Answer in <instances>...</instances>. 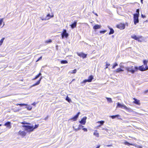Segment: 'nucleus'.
Returning <instances> with one entry per match:
<instances>
[{
    "label": "nucleus",
    "mask_w": 148,
    "mask_h": 148,
    "mask_svg": "<svg viewBox=\"0 0 148 148\" xmlns=\"http://www.w3.org/2000/svg\"><path fill=\"white\" fill-rule=\"evenodd\" d=\"M25 108H27V109L28 110H31L32 109V107L31 106H29L27 107H26Z\"/></svg>",
    "instance_id": "33"
},
{
    "label": "nucleus",
    "mask_w": 148,
    "mask_h": 148,
    "mask_svg": "<svg viewBox=\"0 0 148 148\" xmlns=\"http://www.w3.org/2000/svg\"><path fill=\"white\" fill-rule=\"evenodd\" d=\"M106 68H107L110 65V64L106 63Z\"/></svg>",
    "instance_id": "42"
},
{
    "label": "nucleus",
    "mask_w": 148,
    "mask_h": 148,
    "mask_svg": "<svg viewBox=\"0 0 148 148\" xmlns=\"http://www.w3.org/2000/svg\"><path fill=\"white\" fill-rule=\"evenodd\" d=\"M66 100L69 103L71 101V99L68 96H67Z\"/></svg>",
    "instance_id": "29"
},
{
    "label": "nucleus",
    "mask_w": 148,
    "mask_h": 148,
    "mask_svg": "<svg viewBox=\"0 0 148 148\" xmlns=\"http://www.w3.org/2000/svg\"><path fill=\"white\" fill-rule=\"evenodd\" d=\"M95 14L97 16H98V14H97V13H95Z\"/></svg>",
    "instance_id": "52"
},
{
    "label": "nucleus",
    "mask_w": 148,
    "mask_h": 148,
    "mask_svg": "<svg viewBox=\"0 0 148 148\" xmlns=\"http://www.w3.org/2000/svg\"><path fill=\"white\" fill-rule=\"evenodd\" d=\"M112 146V145H106V146L108 147H111Z\"/></svg>",
    "instance_id": "46"
},
{
    "label": "nucleus",
    "mask_w": 148,
    "mask_h": 148,
    "mask_svg": "<svg viewBox=\"0 0 148 148\" xmlns=\"http://www.w3.org/2000/svg\"><path fill=\"white\" fill-rule=\"evenodd\" d=\"M4 24H3V26H2V27H3V26H4Z\"/></svg>",
    "instance_id": "57"
},
{
    "label": "nucleus",
    "mask_w": 148,
    "mask_h": 148,
    "mask_svg": "<svg viewBox=\"0 0 148 148\" xmlns=\"http://www.w3.org/2000/svg\"><path fill=\"white\" fill-rule=\"evenodd\" d=\"M16 105H19L20 106H27L28 105L27 104H17Z\"/></svg>",
    "instance_id": "34"
},
{
    "label": "nucleus",
    "mask_w": 148,
    "mask_h": 148,
    "mask_svg": "<svg viewBox=\"0 0 148 148\" xmlns=\"http://www.w3.org/2000/svg\"><path fill=\"white\" fill-rule=\"evenodd\" d=\"M92 13H93V14H95V12H94V11H93L92 12Z\"/></svg>",
    "instance_id": "54"
},
{
    "label": "nucleus",
    "mask_w": 148,
    "mask_h": 148,
    "mask_svg": "<svg viewBox=\"0 0 148 148\" xmlns=\"http://www.w3.org/2000/svg\"><path fill=\"white\" fill-rule=\"evenodd\" d=\"M123 71V70L122 69L120 68L117 69L116 70V71L117 73H119L121 71Z\"/></svg>",
    "instance_id": "24"
},
{
    "label": "nucleus",
    "mask_w": 148,
    "mask_h": 148,
    "mask_svg": "<svg viewBox=\"0 0 148 148\" xmlns=\"http://www.w3.org/2000/svg\"><path fill=\"white\" fill-rule=\"evenodd\" d=\"M120 116L119 115H113V116H111L110 117H111L112 119H114L116 117H118L119 116Z\"/></svg>",
    "instance_id": "22"
},
{
    "label": "nucleus",
    "mask_w": 148,
    "mask_h": 148,
    "mask_svg": "<svg viewBox=\"0 0 148 148\" xmlns=\"http://www.w3.org/2000/svg\"><path fill=\"white\" fill-rule=\"evenodd\" d=\"M125 25L121 23L118 25H117V28L120 29H124L125 28Z\"/></svg>",
    "instance_id": "11"
},
{
    "label": "nucleus",
    "mask_w": 148,
    "mask_h": 148,
    "mask_svg": "<svg viewBox=\"0 0 148 148\" xmlns=\"http://www.w3.org/2000/svg\"><path fill=\"white\" fill-rule=\"evenodd\" d=\"M1 126V124H0V126Z\"/></svg>",
    "instance_id": "60"
},
{
    "label": "nucleus",
    "mask_w": 148,
    "mask_h": 148,
    "mask_svg": "<svg viewBox=\"0 0 148 148\" xmlns=\"http://www.w3.org/2000/svg\"><path fill=\"white\" fill-rule=\"evenodd\" d=\"M143 0H141V2L142 3H143Z\"/></svg>",
    "instance_id": "53"
},
{
    "label": "nucleus",
    "mask_w": 148,
    "mask_h": 148,
    "mask_svg": "<svg viewBox=\"0 0 148 148\" xmlns=\"http://www.w3.org/2000/svg\"><path fill=\"white\" fill-rule=\"evenodd\" d=\"M39 125H36L34 127L33 126L25 125L24 129L27 132H30L33 131L35 129L37 128L38 127Z\"/></svg>",
    "instance_id": "1"
},
{
    "label": "nucleus",
    "mask_w": 148,
    "mask_h": 148,
    "mask_svg": "<svg viewBox=\"0 0 148 148\" xmlns=\"http://www.w3.org/2000/svg\"><path fill=\"white\" fill-rule=\"evenodd\" d=\"M118 65V64L117 63H115L113 65L112 67V69H114L115 68V66Z\"/></svg>",
    "instance_id": "38"
},
{
    "label": "nucleus",
    "mask_w": 148,
    "mask_h": 148,
    "mask_svg": "<svg viewBox=\"0 0 148 148\" xmlns=\"http://www.w3.org/2000/svg\"><path fill=\"white\" fill-rule=\"evenodd\" d=\"M101 26L98 24H97L94 26L93 28L94 29H100L101 28Z\"/></svg>",
    "instance_id": "14"
},
{
    "label": "nucleus",
    "mask_w": 148,
    "mask_h": 148,
    "mask_svg": "<svg viewBox=\"0 0 148 148\" xmlns=\"http://www.w3.org/2000/svg\"><path fill=\"white\" fill-rule=\"evenodd\" d=\"M32 105L34 106L35 105V103H32Z\"/></svg>",
    "instance_id": "51"
},
{
    "label": "nucleus",
    "mask_w": 148,
    "mask_h": 148,
    "mask_svg": "<svg viewBox=\"0 0 148 148\" xmlns=\"http://www.w3.org/2000/svg\"><path fill=\"white\" fill-rule=\"evenodd\" d=\"M77 54L79 56L82 57L83 58L86 57L87 55L82 53H77Z\"/></svg>",
    "instance_id": "8"
},
{
    "label": "nucleus",
    "mask_w": 148,
    "mask_h": 148,
    "mask_svg": "<svg viewBox=\"0 0 148 148\" xmlns=\"http://www.w3.org/2000/svg\"><path fill=\"white\" fill-rule=\"evenodd\" d=\"M27 133L24 131H20L18 132V134L22 136H24L26 135Z\"/></svg>",
    "instance_id": "12"
},
{
    "label": "nucleus",
    "mask_w": 148,
    "mask_h": 148,
    "mask_svg": "<svg viewBox=\"0 0 148 148\" xmlns=\"http://www.w3.org/2000/svg\"><path fill=\"white\" fill-rule=\"evenodd\" d=\"M87 119V117L85 116L79 122L80 124L84 125L86 123V120Z\"/></svg>",
    "instance_id": "7"
},
{
    "label": "nucleus",
    "mask_w": 148,
    "mask_h": 148,
    "mask_svg": "<svg viewBox=\"0 0 148 148\" xmlns=\"http://www.w3.org/2000/svg\"><path fill=\"white\" fill-rule=\"evenodd\" d=\"M124 144L128 146H129L130 145H133V144L130 143L127 141H125V142H124Z\"/></svg>",
    "instance_id": "26"
},
{
    "label": "nucleus",
    "mask_w": 148,
    "mask_h": 148,
    "mask_svg": "<svg viewBox=\"0 0 148 148\" xmlns=\"http://www.w3.org/2000/svg\"><path fill=\"white\" fill-rule=\"evenodd\" d=\"M107 101H109L110 103H112V99L110 98L106 97Z\"/></svg>",
    "instance_id": "31"
},
{
    "label": "nucleus",
    "mask_w": 148,
    "mask_h": 148,
    "mask_svg": "<svg viewBox=\"0 0 148 148\" xmlns=\"http://www.w3.org/2000/svg\"><path fill=\"white\" fill-rule=\"evenodd\" d=\"M4 39L5 38H3L0 41V46L2 45Z\"/></svg>",
    "instance_id": "32"
},
{
    "label": "nucleus",
    "mask_w": 148,
    "mask_h": 148,
    "mask_svg": "<svg viewBox=\"0 0 148 148\" xmlns=\"http://www.w3.org/2000/svg\"><path fill=\"white\" fill-rule=\"evenodd\" d=\"M100 145H98L96 148H99Z\"/></svg>",
    "instance_id": "49"
},
{
    "label": "nucleus",
    "mask_w": 148,
    "mask_h": 148,
    "mask_svg": "<svg viewBox=\"0 0 148 148\" xmlns=\"http://www.w3.org/2000/svg\"><path fill=\"white\" fill-rule=\"evenodd\" d=\"M11 123L10 122H8L4 124V125L6 126L7 127H9L11 128L10 125Z\"/></svg>",
    "instance_id": "17"
},
{
    "label": "nucleus",
    "mask_w": 148,
    "mask_h": 148,
    "mask_svg": "<svg viewBox=\"0 0 148 148\" xmlns=\"http://www.w3.org/2000/svg\"><path fill=\"white\" fill-rule=\"evenodd\" d=\"M139 42H141V41L139 40V39L137 40Z\"/></svg>",
    "instance_id": "50"
},
{
    "label": "nucleus",
    "mask_w": 148,
    "mask_h": 148,
    "mask_svg": "<svg viewBox=\"0 0 148 148\" xmlns=\"http://www.w3.org/2000/svg\"><path fill=\"white\" fill-rule=\"evenodd\" d=\"M38 75H39V76H40L41 75V73H40Z\"/></svg>",
    "instance_id": "48"
},
{
    "label": "nucleus",
    "mask_w": 148,
    "mask_h": 148,
    "mask_svg": "<svg viewBox=\"0 0 148 148\" xmlns=\"http://www.w3.org/2000/svg\"><path fill=\"white\" fill-rule=\"evenodd\" d=\"M61 35L62 38H63L64 37L67 38L69 36L68 34L66 32V30L65 29H63Z\"/></svg>",
    "instance_id": "5"
},
{
    "label": "nucleus",
    "mask_w": 148,
    "mask_h": 148,
    "mask_svg": "<svg viewBox=\"0 0 148 148\" xmlns=\"http://www.w3.org/2000/svg\"><path fill=\"white\" fill-rule=\"evenodd\" d=\"M45 42V43H51L52 42V40L51 39H49V40H46Z\"/></svg>",
    "instance_id": "36"
},
{
    "label": "nucleus",
    "mask_w": 148,
    "mask_h": 148,
    "mask_svg": "<svg viewBox=\"0 0 148 148\" xmlns=\"http://www.w3.org/2000/svg\"><path fill=\"white\" fill-rule=\"evenodd\" d=\"M133 99L134 100V103H135L138 105L139 104V100H137V99L135 98H134Z\"/></svg>",
    "instance_id": "19"
},
{
    "label": "nucleus",
    "mask_w": 148,
    "mask_h": 148,
    "mask_svg": "<svg viewBox=\"0 0 148 148\" xmlns=\"http://www.w3.org/2000/svg\"><path fill=\"white\" fill-rule=\"evenodd\" d=\"M47 118H45V119L46 120V119H47Z\"/></svg>",
    "instance_id": "59"
},
{
    "label": "nucleus",
    "mask_w": 148,
    "mask_h": 148,
    "mask_svg": "<svg viewBox=\"0 0 148 148\" xmlns=\"http://www.w3.org/2000/svg\"><path fill=\"white\" fill-rule=\"evenodd\" d=\"M77 22V21H74V23L73 24L70 25L72 29H73L76 27Z\"/></svg>",
    "instance_id": "13"
},
{
    "label": "nucleus",
    "mask_w": 148,
    "mask_h": 148,
    "mask_svg": "<svg viewBox=\"0 0 148 148\" xmlns=\"http://www.w3.org/2000/svg\"><path fill=\"white\" fill-rule=\"evenodd\" d=\"M132 145L135 146V147H137L138 148H142V146H141L140 145H137L136 144H133V145Z\"/></svg>",
    "instance_id": "27"
},
{
    "label": "nucleus",
    "mask_w": 148,
    "mask_h": 148,
    "mask_svg": "<svg viewBox=\"0 0 148 148\" xmlns=\"http://www.w3.org/2000/svg\"><path fill=\"white\" fill-rule=\"evenodd\" d=\"M148 92V90H146L145 91V93H147Z\"/></svg>",
    "instance_id": "47"
},
{
    "label": "nucleus",
    "mask_w": 148,
    "mask_h": 148,
    "mask_svg": "<svg viewBox=\"0 0 148 148\" xmlns=\"http://www.w3.org/2000/svg\"><path fill=\"white\" fill-rule=\"evenodd\" d=\"M77 72V70L76 69H75L71 71H69V73H76Z\"/></svg>",
    "instance_id": "23"
},
{
    "label": "nucleus",
    "mask_w": 148,
    "mask_h": 148,
    "mask_svg": "<svg viewBox=\"0 0 148 148\" xmlns=\"http://www.w3.org/2000/svg\"><path fill=\"white\" fill-rule=\"evenodd\" d=\"M125 69L128 72L134 74L136 71H137L138 70V68L137 66L134 67L133 66H129L126 67Z\"/></svg>",
    "instance_id": "2"
},
{
    "label": "nucleus",
    "mask_w": 148,
    "mask_h": 148,
    "mask_svg": "<svg viewBox=\"0 0 148 148\" xmlns=\"http://www.w3.org/2000/svg\"><path fill=\"white\" fill-rule=\"evenodd\" d=\"M42 56L40 57V58H38V59L36 61V62H37V61H38L39 60H41L42 59Z\"/></svg>",
    "instance_id": "43"
},
{
    "label": "nucleus",
    "mask_w": 148,
    "mask_h": 148,
    "mask_svg": "<svg viewBox=\"0 0 148 148\" xmlns=\"http://www.w3.org/2000/svg\"><path fill=\"white\" fill-rule=\"evenodd\" d=\"M80 114V112H78L77 113V114L76 115H75L74 117L71 118V119H69V120H73V121H76L77 120V119L78 118V117Z\"/></svg>",
    "instance_id": "9"
},
{
    "label": "nucleus",
    "mask_w": 148,
    "mask_h": 148,
    "mask_svg": "<svg viewBox=\"0 0 148 148\" xmlns=\"http://www.w3.org/2000/svg\"><path fill=\"white\" fill-rule=\"evenodd\" d=\"M41 79L42 77H41L40 78V79L36 83L34 84L32 86H34L39 84L40 83V81H41Z\"/></svg>",
    "instance_id": "20"
},
{
    "label": "nucleus",
    "mask_w": 148,
    "mask_h": 148,
    "mask_svg": "<svg viewBox=\"0 0 148 148\" xmlns=\"http://www.w3.org/2000/svg\"><path fill=\"white\" fill-rule=\"evenodd\" d=\"M82 130L85 132H87L88 131L87 129L85 128H83Z\"/></svg>",
    "instance_id": "41"
},
{
    "label": "nucleus",
    "mask_w": 148,
    "mask_h": 148,
    "mask_svg": "<svg viewBox=\"0 0 148 148\" xmlns=\"http://www.w3.org/2000/svg\"><path fill=\"white\" fill-rule=\"evenodd\" d=\"M141 16L143 18H145L146 17V16L145 15H144L143 14L141 15Z\"/></svg>",
    "instance_id": "44"
},
{
    "label": "nucleus",
    "mask_w": 148,
    "mask_h": 148,
    "mask_svg": "<svg viewBox=\"0 0 148 148\" xmlns=\"http://www.w3.org/2000/svg\"><path fill=\"white\" fill-rule=\"evenodd\" d=\"M74 80H75V79H73L72 80V81H74Z\"/></svg>",
    "instance_id": "56"
},
{
    "label": "nucleus",
    "mask_w": 148,
    "mask_h": 148,
    "mask_svg": "<svg viewBox=\"0 0 148 148\" xmlns=\"http://www.w3.org/2000/svg\"><path fill=\"white\" fill-rule=\"evenodd\" d=\"M126 109L128 112H130L133 111V110L130 108H128L127 107V108H125Z\"/></svg>",
    "instance_id": "25"
},
{
    "label": "nucleus",
    "mask_w": 148,
    "mask_h": 148,
    "mask_svg": "<svg viewBox=\"0 0 148 148\" xmlns=\"http://www.w3.org/2000/svg\"><path fill=\"white\" fill-rule=\"evenodd\" d=\"M93 78V77L92 75H91L87 79H85L84 80L83 82H81V83L85 84L86 82H91Z\"/></svg>",
    "instance_id": "3"
},
{
    "label": "nucleus",
    "mask_w": 148,
    "mask_h": 148,
    "mask_svg": "<svg viewBox=\"0 0 148 148\" xmlns=\"http://www.w3.org/2000/svg\"><path fill=\"white\" fill-rule=\"evenodd\" d=\"M106 32V30H104V31H100V33H104Z\"/></svg>",
    "instance_id": "39"
},
{
    "label": "nucleus",
    "mask_w": 148,
    "mask_h": 148,
    "mask_svg": "<svg viewBox=\"0 0 148 148\" xmlns=\"http://www.w3.org/2000/svg\"><path fill=\"white\" fill-rule=\"evenodd\" d=\"M138 69L141 71H144L145 70V68H144L143 65L139 66Z\"/></svg>",
    "instance_id": "16"
},
{
    "label": "nucleus",
    "mask_w": 148,
    "mask_h": 148,
    "mask_svg": "<svg viewBox=\"0 0 148 148\" xmlns=\"http://www.w3.org/2000/svg\"><path fill=\"white\" fill-rule=\"evenodd\" d=\"M53 16H51L50 14H48L45 18V20H48L50 19L51 18L53 17Z\"/></svg>",
    "instance_id": "18"
},
{
    "label": "nucleus",
    "mask_w": 148,
    "mask_h": 148,
    "mask_svg": "<svg viewBox=\"0 0 148 148\" xmlns=\"http://www.w3.org/2000/svg\"><path fill=\"white\" fill-rule=\"evenodd\" d=\"M40 76H39V75H37L36 76L35 78L34 79H37Z\"/></svg>",
    "instance_id": "40"
},
{
    "label": "nucleus",
    "mask_w": 148,
    "mask_h": 148,
    "mask_svg": "<svg viewBox=\"0 0 148 148\" xmlns=\"http://www.w3.org/2000/svg\"><path fill=\"white\" fill-rule=\"evenodd\" d=\"M108 27L110 29V32L109 33V34L110 35L113 34L114 32V30L112 28H110L109 26Z\"/></svg>",
    "instance_id": "21"
},
{
    "label": "nucleus",
    "mask_w": 148,
    "mask_h": 148,
    "mask_svg": "<svg viewBox=\"0 0 148 148\" xmlns=\"http://www.w3.org/2000/svg\"><path fill=\"white\" fill-rule=\"evenodd\" d=\"M104 121H98L97 122V123H100V125H103L104 123Z\"/></svg>",
    "instance_id": "28"
},
{
    "label": "nucleus",
    "mask_w": 148,
    "mask_h": 148,
    "mask_svg": "<svg viewBox=\"0 0 148 148\" xmlns=\"http://www.w3.org/2000/svg\"><path fill=\"white\" fill-rule=\"evenodd\" d=\"M101 125H99L98 126L99 127H100L101 126Z\"/></svg>",
    "instance_id": "55"
},
{
    "label": "nucleus",
    "mask_w": 148,
    "mask_h": 148,
    "mask_svg": "<svg viewBox=\"0 0 148 148\" xmlns=\"http://www.w3.org/2000/svg\"><path fill=\"white\" fill-rule=\"evenodd\" d=\"M84 127V126H82L81 124H80L79 125L77 129H75V130L76 131L79 130L81 129L82 128H83Z\"/></svg>",
    "instance_id": "15"
},
{
    "label": "nucleus",
    "mask_w": 148,
    "mask_h": 148,
    "mask_svg": "<svg viewBox=\"0 0 148 148\" xmlns=\"http://www.w3.org/2000/svg\"><path fill=\"white\" fill-rule=\"evenodd\" d=\"M136 12L137 13L135 14H137V15L139 16V9H137L136 10Z\"/></svg>",
    "instance_id": "37"
},
{
    "label": "nucleus",
    "mask_w": 148,
    "mask_h": 148,
    "mask_svg": "<svg viewBox=\"0 0 148 148\" xmlns=\"http://www.w3.org/2000/svg\"><path fill=\"white\" fill-rule=\"evenodd\" d=\"M94 135H95V133H94Z\"/></svg>",
    "instance_id": "58"
},
{
    "label": "nucleus",
    "mask_w": 148,
    "mask_h": 148,
    "mask_svg": "<svg viewBox=\"0 0 148 148\" xmlns=\"http://www.w3.org/2000/svg\"><path fill=\"white\" fill-rule=\"evenodd\" d=\"M138 17L139 16H138L137 14H134V23L135 25L139 22Z\"/></svg>",
    "instance_id": "4"
},
{
    "label": "nucleus",
    "mask_w": 148,
    "mask_h": 148,
    "mask_svg": "<svg viewBox=\"0 0 148 148\" xmlns=\"http://www.w3.org/2000/svg\"><path fill=\"white\" fill-rule=\"evenodd\" d=\"M147 62H148V61H147V60H145L143 61V63H144V65L147 66Z\"/></svg>",
    "instance_id": "35"
},
{
    "label": "nucleus",
    "mask_w": 148,
    "mask_h": 148,
    "mask_svg": "<svg viewBox=\"0 0 148 148\" xmlns=\"http://www.w3.org/2000/svg\"><path fill=\"white\" fill-rule=\"evenodd\" d=\"M142 37V36H137L134 35H133L131 36V38L134 40H138V39H140Z\"/></svg>",
    "instance_id": "10"
},
{
    "label": "nucleus",
    "mask_w": 148,
    "mask_h": 148,
    "mask_svg": "<svg viewBox=\"0 0 148 148\" xmlns=\"http://www.w3.org/2000/svg\"><path fill=\"white\" fill-rule=\"evenodd\" d=\"M145 68V70L148 69V66H146V67Z\"/></svg>",
    "instance_id": "45"
},
{
    "label": "nucleus",
    "mask_w": 148,
    "mask_h": 148,
    "mask_svg": "<svg viewBox=\"0 0 148 148\" xmlns=\"http://www.w3.org/2000/svg\"><path fill=\"white\" fill-rule=\"evenodd\" d=\"M68 63V62L66 60H62L61 61V63L62 64H66Z\"/></svg>",
    "instance_id": "30"
},
{
    "label": "nucleus",
    "mask_w": 148,
    "mask_h": 148,
    "mask_svg": "<svg viewBox=\"0 0 148 148\" xmlns=\"http://www.w3.org/2000/svg\"><path fill=\"white\" fill-rule=\"evenodd\" d=\"M122 108L125 109L127 108V106L123 104H121L119 102H118L117 103V106L116 107V108Z\"/></svg>",
    "instance_id": "6"
}]
</instances>
